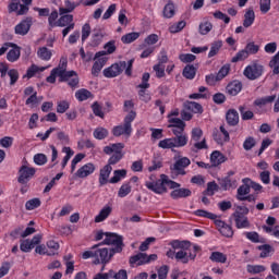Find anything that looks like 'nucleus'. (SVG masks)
I'll use <instances>...</instances> for the list:
<instances>
[{
	"label": "nucleus",
	"mask_w": 279,
	"mask_h": 279,
	"mask_svg": "<svg viewBox=\"0 0 279 279\" xmlns=\"http://www.w3.org/2000/svg\"><path fill=\"white\" fill-rule=\"evenodd\" d=\"M32 28V17H27L15 26V34L25 36Z\"/></svg>",
	"instance_id": "obj_21"
},
{
	"label": "nucleus",
	"mask_w": 279,
	"mask_h": 279,
	"mask_svg": "<svg viewBox=\"0 0 279 279\" xmlns=\"http://www.w3.org/2000/svg\"><path fill=\"white\" fill-rule=\"evenodd\" d=\"M244 236L252 243H263V240H260V235L256 231H246L244 232Z\"/></svg>",
	"instance_id": "obj_51"
},
{
	"label": "nucleus",
	"mask_w": 279,
	"mask_h": 279,
	"mask_svg": "<svg viewBox=\"0 0 279 279\" xmlns=\"http://www.w3.org/2000/svg\"><path fill=\"white\" fill-rule=\"evenodd\" d=\"M243 184L239 186L236 193V199L241 202V197H246L245 195H250V178H245L242 180Z\"/></svg>",
	"instance_id": "obj_24"
},
{
	"label": "nucleus",
	"mask_w": 279,
	"mask_h": 279,
	"mask_svg": "<svg viewBox=\"0 0 279 279\" xmlns=\"http://www.w3.org/2000/svg\"><path fill=\"white\" fill-rule=\"evenodd\" d=\"M230 74V64H225L220 68V70L218 71L217 75H218V78L220 80H223L226 77H228V75Z\"/></svg>",
	"instance_id": "obj_64"
},
{
	"label": "nucleus",
	"mask_w": 279,
	"mask_h": 279,
	"mask_svg": "<svg viewBox=\"0 0 279 279\" xmlns=\"http://www.w3.org/2000/svg\"><path fill=\"white\" fill-rule=\"evenodd\" d=\"M34 175H36V168L23 165L19 169L17 182L19 184H27Z\"/></svg>",
	"instance_id": "obj_12"
},
{
	"label": "nucleus",
	"mask_w": 279,
	"mask_h": 279,
	"mask_svg": "<svg viewBox=\"0 0 279 279\" xmlns=\"http://www.w3.org/2000/svg\"><path fill=\"white\" fill-rule=\"evenodd\" d=\"M247 215H250V208L246 206H238L235 208L232 217L235 221V228H238V230L250 229L251 223Z\"/></svg>",
	"instance_id": "obj_7"
},
{
	"label": "nucleus",
	"mask_w": 279,
	"mask_h": 279,
	"mask_svg": "<svg viewBox=\"0 0 279 279\" xmlns=\"http://www.w3.org/2000/svg\"><path fill=\"white\" fill-rule=\"evenodd\" d=\"M47 71V66H38L36 64H32L27 71L26 74L23 75V78L27 77V80H32V77L36 76V73H43Z\"/></svg>",
	"instance_id": "obj_28"
},
{
	"label": "nucleus",
	"mask_w": 279,
	"mask_h": 279,
	"mask_svg": "<svg viewBox=\"0 0 279 279\" xmlns=\"http://www.w3.org/2000/svg\"><path fill=\"white\" fill-rule=\"evenodd\" d=\"M221 47H223V41L218 40L211 44L210 50L208 52V58H215L217 53L221 50Z\"/></svg>",
	"instance_id": "obj_45"
},
{
	"label": "nucleus",
	"mask_w": 279,
	"mask_h": 279,
	"mask_svg": "<svg viewBox=\"0 0 279 279\" xmlns=\"http://www.w3.org/2000/svg\"><path fill=\"white\" fill-rule=\"evenodd\" d=\"M171 247H173L174 251L178 250L175 253V260H180L183 265H186L189 260H195V258H197V251L199 250V246L194 245V251L191 252V242L179 240L172 241Z\"/></svg>",
	"instance_id": "obj_2"
},
{
	"label": "nucleus",
	"mask_w": 279,
	"mask_h": 279,
	"mask_svg": "<svg viewBox=\"0 0 279 279\" xmlns=\"http://www.w3.org/2000/svg\"><path fill=\"white\" fill-rule=\"evenodd\" d=\"M92 110L95 117H99V119H104L106 117V113H104V107H101L97 101L92 105Z\"/></svg>",
	"instance_id": "obj_53"
},
{
	"label": "nucleus",
	"mask_w": 279,
	"mask_h": 279,
	"mask_svg": "<svg viewBox=\"0 0 279 279\" xmlns=\"http://www.w3.org/2000/svg\"><path fill=\"white\" fill-rule=\"evenodd\" d=\"M196 58L197 57L195 54H193V53H181L179 56V60L181 62H183L184 64H189L191 62H195Z\"/></svg>",
	"instance_id": "obj_61"
},
{
	"label": "nucleus",
	"mask_w": 279,
	"mask_h": 279,
	"mask_svg": "<svg viewBox=\"0 0 279 279\" xmlns=\"http://www.w3.org/2000/svg\"><path fill=\"white\" fill-rule=\"evenodd\" d=\"M228 160V157H226L221 151L214 150L210 154V162L211 167H219V165H223Z\"/></svg>",
	"instance_id": "obj_23"
},
{
	"label": "nucleus",
	"mask_w": 279,
	"mask_h": 279,
	"mask_svg": "<svg viewBox=\"0 0 279 279\" xmlns=\"http://www.w3.org/2000/svg\"><path fill=\"white\" fill-rule=\"evenodd\" d=\"M182 75L185 80H195V75H197V68L193 64H187L184 66Z\"/></svg>",
	"instance_id": "obj_33"
},
{
	"label": "nucleus",
	"mask_w": 279,
	"mask_h": 279,
	"mask_svg": "<svg viewBox=\"0 0 279 279\" xmlns=\"http://www.w3.org/2000/svg\"><path fill=\"white\" fill-rule=\"evenodd\" d=\"M95 169H96L95 163L93 162L85 163L75 172V177L84 180V178H88V175H93L95 173Z\"/></svg>",
	"instance_id": "obj_17"
},
{
	"label": "nucleus",
	"mask_w": 279,
	"mask_h": 279,
	"mask_svg": "<svg viewBox=\"0 0 279 279\" xmlns=\"http://www.w3.org/2000/svg\"><path fill=\"white\" fill-rule=\"evenodd\" d=\"M255 19L256 14L254 13V9L248 8L244 14L243 27H252V25H254Z\"/></svg>",
	"instance_id": "obj_29"
},
{
	"label": "nucleus",
	"mask_w": 279,
	"mask_h": 279,
	"mask_svg": "<svg viewBox=\"0 0 279 279\" xmlns=\"http://www.w3.org/2000/svg\"><path fill=\"white\" fill-rule=\"evenodd\" d=\"M93 136L97 141H104L105 138H108V131L106 128L102 126L96 128L94 130Z\"/></svg>",
	"instance_id": "obj_42"
},
{
	"label": "nucleus",
	"mask_w": 279,
	"mask_h": 279,
	"mask_svg": "<svg viewBox=\"0 0 279 279\" xmlns=\"http://www.w3.org/2000/svg\"><path fill=\"white\" fill-rule=\"evenodd\" d=\"M134 65V59L129 60L128 62L125 61H120L117 63L111 64L109 68L105 69L102 71V74L108 77H119L124 71L125 75L128 77L132 76V66Z\"/></svg>",
	"instance_id": "obj_3"
},
{
	"label": "nucleus",
	"mask_w": 279,
	"mask_h": 279,
	"mask_svg": "<svg viewBox=\"0 0 279 279\" xmlns=\"http://www.w3.org/2000/svg\"><path fill=\"white\" fill-rule=\"evenodd\" d=\"M158 43V36H148L144 39V43L140 45V49H144L141 53V58H149L151 52L156 49V47L150 45H156Z\"/></svg>",
	"instance_id": "obj_13"
},
{
	"label": "nucleus",
	"mask_w": 279,
	"mask_h": 279,
	"mask_svg": "<svg viewBox=\"0 0 279 279\" xmlns=\"http://www.w3.org/2000/svg\"><path fill=\"white\" fill-rule=\"evenodd\" d=\"M101 243L93 245L88 251L83 252V260H88L93 258L94 265H108L114 256V252L108 247H101Z\"/></svg>",
	"instance_id": "obj_1"
},
{
	"label": "nucleus",
	"mask_w": 279,
	"mask_h": 279,
	"mask_svg": "<svg viewBox=\"0 0 279 279\" xmlns=\"http://www.w3.org/2000/svg\"><path fill=\"white\" fill-rule=\"evenodd\" d=\"M264 73L265 65L260 64L258 60L251 62L248 65L245 66L243 71L244 77H246V80H251V82H254V80H259V77H263Z\"/></svg>",
	"instance_id": "obj_8"
},
{
	"label": "nucleus",
	"mask_w": 279,
	"mask_h": 279,
	"mask_svg": "<svg viewBox=\"0 0 279 279\" xmlns=\"http://www.w3.org/2000/svg\"><path fill=\"white\" fill-rule=\"evenodd\" d=\"M75 97L77 101H86L87 99H93V93L86 88H81L75 92Z\"/></svg>",
	"instance_id": "obj_37"
},
{
	"label": "nucleus",
	"mask_w": 279,
	"mask_h": 279,
	"mask_svg": "<svg viewBox=\"0 0 279 279\" xmlns=\"http://www.w3.org/2000/svg\"><path fill=\"white\" fill-rule=\"evenodd\" d=\"M68 64V59L62 57L60 59L59 65L53 68L50 72V75L46 77V82L48 84H56V77H61V81H65L68 77H71V75H75V71H66Z\"/></svg>",
	"instance_id": "obj_5"
},
{
	"label": "nucleus",
	"mask_w": 279,
	"mask_h": 279,
	"mask_svg": "<svg viewBox=\"0 0 279 279\" xmlns=\"http://www.w3.org/2000/svg\"><path fill=\"white\" fill-rule=\"evenodd\" d=\"M136 119V111L131 110L129 113L124 117L123 124L113 126L111 134L116 136V138H119V136H126V138H130L132 136V122Z\"/></svg>",
	"instance_id": "obj_4"
},
{
	"label": "nucleus",
	"mask_w": 279,
	"mask_h": 279,
	"mask_svg": "<svg viewBox=\"0 0 279 279\" xmlns=\"http://www.w3.org/2000/svg\"><path fill=\"white\" fill-rule=\"evenodd\" d=\"M123 149H125V144L123 143L109 144L104 147V154L107 156H111V154L123 155Z\"/></svg>",
	"instance_id": "obj_19"
},
{
	"label": "nucleus",
	"mask_w": 279,
	"mask_h": 279,
	"mask_svg": "<svg viewBox=\"0 0 279 279\" xmlns=\"http://www.w3.org/2000/svg\"><path fill=\"white\" fill-rule=\"evenodd\" d=\"M158 147L159 149H171V151H173V149H175V140H173V137L160 140Z\"/></svg>",
	"instance_id": "obj_34"
},
{
	"label": "nucleus",
	"mask_w": 279,
	"mask_h": 279,
	"mask_svg": "<svg viewBox=\"0 0 279 279\" xmlns=\"http://www.w3.org/2000/svg\"><path fill=\"white\" fill-rule=\"evenodd\" d=\"M226 121L231 128L239 125V111L235 109H229L226 113Z\"/></svg>",
	"instance_id": "obj_25"
},
{
	"label": "nucleus",
	"mask_w": 279,
	"mask_h": 279,
	"mask_svg": "<svg viewBox=\"0 0 279 279\" xmlns=\"http://www.w3.org/2000/svg\"><path fill=\"white\" fill-rule=\"evenodd\" d=\"M219 191V184L217 182L211 181L207 183V189L203 192V195H208V197H213L215 193Z\"/></svg>",
	"instance_id": "obj_40"
},
{
	"label": "nucleus",
	"mask_w": 279,
	"mask_h": 279,
	"mask_svg": "<svg viewBox=\"0 0 279 279\" xmlns=\"http://www.w3.org/2000/svg\"><path fill=\"white\" fill-rule=\"evenodd\" d=\"M124 178H128V170L121 169V170H114L113 177L109 180L110 184H118V182H121L124 180Z\"/></svg>",
	"instance_id": "obj_31"
},
{
	"label": "nucleus",
	"mask_w": 279,
	"mask_h": 279,
	"mask_svg": "<svg viewBox=\"0 0 279 279\" xmlns=\"http://www.w3.org/2000/svg\"><path fill=\"white\" fill-rule=\"evenodd\" d=\"M257 250H259L260 252L259 258H269V256H271L274 252H276L274 246L269 244L259 245L257 246Z\"/></svg>",
	"instance_id": "obj_32"
},
{
	"label": "nucleus",
	"mask_w": 279,
	"mask_h": 279,
	"mask_svg": "<svg viewBox=\"0 0 279 279\" xmlns=\"http://www.w3.org/2000/svg\"><path fill=\"white\" fill-rule=\"evenodd\" d=\"M41 204L40 198H32L25 203V208L26 210H36V208H40Z\"/></svg>",
	"instance_id": "obj_48"
},
{
	"label": "nucleus",
	"mask_w": 279,
	"mask_h": 279,
	"mask_svg": "<svg viewBox=\"0 0 279 279\" xmlns=\"http://www.w3.org/2000/svg\"><path fill=\"white\" fill-rule=\"evenodd\" d=\"M110 173H112V166L110 165H106L102 169H100L99 179H98L99 186H106V184L110 182L109 180Z\"/></svg>",
	"instance_id": "obj_20"
},
{
	"label": "nucleus",
	"mask_w": 279,
	"mask_h": 279,
	"mask_svg": "<svg viewBox=\"0 0 279 279\" xmlns=\"http://www.w3.org/2000/svg\"><path fill=\"white\" fill-rule=\"evenodd\" d=\"M8 75L10 77V86H14V84H16V82H19V70L16 69H11L8 71Z\"/></svg>",
	"instance_id": "obj_62"
},
{
	"label": "nucleus",
	"mask_w": 279,
	"mask_h": 279,
	"mask_svg": "<svg viewBox=\"0 0 279 279\" xmlns=\"http://www.w3.org/2000/svg\"><path fill=\"white\" fill-rule=\"evenodd\" d=\"M274 101H276V95L265 96V97L255 99L254 106H257V108H263V106H267V104H274Z\"/></svg>",
	"instance_id": "obj_36"
},
{
	"label": "nucleus",
	"mask_w": 279,
	"mask_h": 279,
	"mask_svg": "<svg viewBox=\"0 0 279 279\" xmlns=\"http://www.w3.org/2000/svg\"><path fill=\"white\" fill-rule=\"evenodd\" d=\"M193 215H195V217H203L204 219H211V220L217 219V215L206 209H197L193 213Z\"/></svg>",
	"instance_id": "obj_44"
},
{
	"label": "nucleus",
	"mask_w": 279,
	"mask_h": 279,
	"mask_svg": "<svg viewBox=\"0 0 279 279\" xmlns=\"http://www.w3.org/2000/svg\"><path fill=\"white\" fill-rule=\"evenodd\" d=\"M112 215V207L109 205H106L99 214L95 217L94 221L95 223H101L102 221H106L108 217Z\"/></svg>",
	"instance_id": "obj_26"
},
{
	"label": "nucleus",
	"mask_w": 279,
	"mask_h": 279,
	"mask_svg": "<svg viewBox=\"0 0 279 279\" xmlns=\"http://www.w3.org/2000/svg\"><path fill=\"white\" fill-rule=\"evenodd\" d=\"M191 195H193V192L186 187H179L170 193L172 199H184L191 197Z\"/></svg>",
	"instance_id": "obj_22"
},
{
	"label": "nucleus",
	"mask_w": 279,
	"mask_h": 279,
	"mask_svg": "<svg viewBox=\"0 0 279 279\" xmlns=\"http://www.w3.org/2000/svg\"><path fill=\"white\" fill-rule=\"evenodd\" d=\"M191 166V159L187 157H182L179 160H177L173 165V169H186V167Z\"/></svg>",
	"instance_id": "obj_50"
},
{
	"label": "nucleus",
	"mask_w": 279,
	"mask_h": 279,
	"mask_svg": "<svg viewBox=\"0 0 279 279\" xmlns=\"http://www.w3.org/2000/svg\"><path fill=\"white\" fill-rule=\"evenodd\" d=\"M48 253L47 256H56L58 254V251L60 250V244L56 240H49L47 242Z\"/></svg>",
	"instance_id": "obj_41"
},
{
	"label": "nucleus",
	"mask_w": 279,
	"mask_h": 279,
	"mask_svg": "<svg viewBox=\"0 0 279 279\" xmlns=\"http://www.w3.org/2000/svg\"><path fill=\"white\" fill-rule=\"evenodd\" d=\"M165 180H167V174H161L160 179H158L157 181H147L145 183V186L146 189H148V191H153V193H156V195H162V193H167V182H165Z\"/></svg>",
	"instance_id": "obj_11"
},
{
	"label": "nucleus",
	"mask_w": 279,
	"mask_h": 279,
	"mask_svg": "<svg viewBox=\"0 0 279 279\" xmlns=\"http://www.w3.org/2000/svg\"><path fill=\"white\" fill-rule=\"evenodd\" d=\"M168 128H186V123L180 118H170L168 119Z\"/></svg>",
	"instance_id": "obj_55"
},
{
	"label": "nucleus",
	"mask_w": 279,
	"mask_h": 279,
	"mask_svg": "<svg viewBox=\"0 0 279 279\" xmlns=\"http://www.w3.org/2000/svg\"><path fill=\"white\" fill-rule=\"evenodd\" d=\"M246 271L248 274H253V275L263 274V271H265V266H263V265H247L246 266Z\"/></svg>",
	"instance_id": "obj_58"
},
{
	"label": "nucleus",
	"mask_w": 279,
	"mask_h": 279,
	"mask_svg": "<svg viewBox=\"0 0 279 279\" xmlns=\"http://www.w3.org/2000/svg\"><path fill=\"white\" fill-rule=\"evenodd\" d=\"M254 147H256V138H254L253 136L246 137L243 142V149L245 151H250L254 149Z\"/></svg>",
	"instance_id": "obj_52"
},
{
	"label": "nucleus",
	"mask_w": 279,
	"mask_h": 279,
	"mask_svg": "<svg viewBox=\"0 0 279 279\" xmlns=\"http://www.w3.org/2000/svg\"><path fill=\"white\" fill-rule=\"evenodd\" d=\"M64 5L65 7L59 8V14L61 16H62V14H71V12H73V10H75V8H77V5H80V4H75V2H73L71 0H65Z\"/></svg>",
	"instance_id": "obj_35"
},
{
	"label": "nucleus",
	"mask_w": 279,
	"mask_h": 279,
	"mask_svg": "<svg viewBox=\"0 0 279 279\" xmlns=\"http://www.w3.org/2000/svg\"><path fill=\"white\" fill-rule=\"evenodd\" d=\"M154 260H158V255L146 253H137L132 255L129 259L130 267H141L143 265H149V263H154Z\"/></svg>",
	"instance_id": "obj_10"
},
{
	"label": "nucleus",
	"mask_w": 279,
	"mask_h": 279,
	"mask_svg": "<svg viewBox=\"0 0 279 279\" xmlns=\"http://www.w3.org/2000/svg\"><path fill=\"white\" fill-rule=\"evenodd\" d=\"M19 58H21V49H19V47L12 48L7 53V60L9 62H16Z\"/></svg>",
	"instance_id": "obj_43"
},
{
	"label": "nucleus",
	"mask_w": 279,
	"mask_h": 279,
	"mask_svg": "<svg viewBox=\"0 0 279 279\" xmlns=\"http://www.w3.org/2000/svg\"><path fill=\"white\" fill-rule=\"evenodd\" d=\"M250 58L248 52L245 49L240 50L232 59L231 62H243V60H247Z\"/></svg>",
	"instance_id": "obj_60"
},
{
	"label": "nucleus",
	"mask_w": 279,
	"mask_h": 279,
	"mask_svg": "<svg viewBox=\"0 0 279 279\" xmlns=\"http://www.w3.org/2000/svg\"><path fill=\"white\" fill-rule=\"evenodd\" d=\"M213 31V23L208 21H204L203 23L199 24V34L202 36H206V34L210 33Z\"/></svg>",
	"instance_id": "obj_56"
},
{
	"label": "nucleus",
	"mask_w": 279,
	"mask_h": 279,
	"mask_svg": "<svg viewBox=\"0 0 279 279\" xmlns=\"http://www.w3.org/2000/svg\"><path fill=\"white\" fill-rule=\"evenodd\" d=\"M35 165H37L38 167H43L45 165H47V155L43 154V153H38L36 155H34L33 158Z\"/></svg>",
	"instance_id": "obj_54"
},
{
	"label": "nucleus",
	"mask_w": 279,
	"mask_h": 279,
	"mask_svg": "<svg viewBox=\"0 0 279 279\" xmlns=\"http://www.w3.org/2000/svg\"><path fill=\"white\" fill-rule=\"evenodd\" d=\"M69 108H71V104H69L66 100H60L57 102V112L59 114H64Z\"/></svg>",
	"instance_id": "obj_57"
},
{
	"label": "nucleus",
	"mask_w": 279,
	"mask_h": 279,
	"mask_svg": "<svg viewBox=\"0 0 279 279\" xmlns=\"http://www.w3.org/2000/svg\"><path fill=\"white\" fill-rule=\"evenodd\" d=\"M241 90H243V83L239 80L231 81L226 87V93L230 95V97H236Z\"/></svg>",
	"instance_id": "obj_18"
},
{
	"label": "nucleus",
	"mask_w": 279,
	"mask_h": 279,
	"mask_svg": "<svg viewBox=\"0 0 279 279\" xmlns=\"http://www.w3.org/2000/svg\"><path fill=\"white\" fill-rule=\"evenodd\" d=\"M37 56L40 58V60L48 62V60H51L52 53L51 50H48L47 47H41L38 49Z\"/></svg>",
	"instance_id": "obj_49"
},
{
	"label": "nucleus",
	"mask_w": 279,
	"mask_h": 279,
	"mask_svg": "<svg viewBox=\"0 0 279 279\" xmlns=\"http://www.w3.org/2000/svg\"><path fill=\"white\" fill-rule=\"evenodd\" d=\"M174 141V147H186L189 145V135L183 133L182 135H178L177 137H172Z\"/></svg>",
	"instance_id": "obj_39"
},
{
	"label": "nucleus",
	"mask_w": 279,
	"mask_h": 279,
	"mask_svg": "<svg viewBox=\"0 0 279 279\" xmlns=\"http://www.w3.org/2000/svg\"><path fill=\"white\" fill-rule=\"evenodd\" d=\"M54 25H57V27H65V28L62 31L63 36H68V35H69V32H70L71 29H74V28H75V23H73V15H71V14L62 15V16L56 22Z\"/></svg>",
	"instance_id": "obj_14"
},
{
	"label": "nucleus",
	"mask_w": 279,
	"mask_h": 279,
	"mask_svg": "<svg viewBox=\"0 0 279 279\" xmlns=\"http://www.w3.org/2000/svg\"><path fill=\"white\" fill-rule=\"evenodd\" d=\"M187 110H191L195 114H202V112H204V108L195 101H191L187 104Z\"/></svg>",
	"instance_id": "obj_59"
},
{
	"label": "nucleus",
	"mask_w": 279,
	"mask_h": 279,
	"mask_svg": "<svg viewBox=\"0 0 279 279\" xmlns=\"http://www.w3.org/2000/svg\"><path fill=\"white\" fill-rule=\"evenodd\" d=\"M59 82H66L68 86H70L72 90H75V88H80V76L75 71H74V74H72L71 76H68L65 81H62V77H59Z\"/></svg>",
	"instance_id": "obj_27"
},
{
	"label": "nucleus",
	"mask_w": 279,
	"mask_h": 279,
	"mask_svg": "<svg viewBox=\"0 0 279 279\" xmlns=\"http://www.w3.org/2000/svg\"><path fill=\"white\" fill-rule=\"evenodd\" d=\"M163 16L165 19H173V16H175V4L173 1H168V3L165 5Z\"/></svg>",
	"instance_id": "obj_38"
},
{
	"label": "nucleus",
	"mask_w": 279,
	"mask_h": 279,
	"mask_svg": "<svg viewBox=\"0 0 279 279\" xmlns=\"http://www.w3.org/2000/svg\"><path fill=\"white\" fill-rule=\"evenodd\" d=\"M202 136H204V131H202V129H192L189 147L193 154H198L202 149H208V143L206 142V138L202 140Z\"/></svg>",
	"instance_id": "obj_6"
},
{
	"label": "nucleus",
	"mask_w": 279,
	"mask_h": 279,
	"mask_svg": "<svg viewBox=\"0 0 279 279\" xmlns=\"http://www.w3.org/2000/svg\"><path fill=\"white\" fill-rule=\"evenodd\" d=\"M130 193H132V185L130 183H123L118 191V197H128Z\"/></svg>",
	"instance_id": "obj_46"
},
{
	"label": "nucleus",
	"mask_w": 279,
	"mask_h": 279,
	"mask_svg": "<svg viewBox=\"0 0 279 279\" xmlns=\"http://www.w3.org/2000/svg\"><path fill=\"white\" fill-rule=\"evenodd\" d=\"M219 232L220 234H222V236H226L227 239H231V236H234V230H232V227L228 223L225 225Z\"/></svg>",
	"instance_id": "obj_63"
},
{
	"label": "nucleus",
	"mask_w": 279,
	"mask_h": 279,
	"mask_svg": "<svg viewBox=\"0 0 279 279\" xmlns=\"http://www.w3.org/2000/svg\"><path fill=\"white\" fill-rule=\"evenodd\" d=\"M209 260H211V263H220L221 265H223L228 263V255L219 251H215L211 252V254L209 255Z\"/></svg>",
	"instance_id": "obj_30"
},
{
	"label": "nucleus",
	"mask_w": 279,
	"mask_h": 279,
	"mask_svg": "<svg viewBox=\"0 0 279 279\" xmlns=\"http://www.w3.org/2000/svg\"><path fill=\"white\" fill-rule=\"evenodd\" d=\"M269 66L272 69L274 75H279V51L270 60Z\"/></svg>",
	"instance_id": "obj_47"
},
{
	"label": "nucleus",
	"mask_w": 279,
	"mask_h": 279,
	"mask_svg": "<svg viewBox=\"0 0 279 279\" xmlns=\"http://www.w3.org/2000/svg\"><path fill=\"white\" fill-rule=\"evenodd\" d=\"M218 184L221 191H234V189L239 186V182L236 181V179L230 177L218 179Z\"/></svg>",
	"instance_id": "obj_16"
},
{
	"label": "nucleus",
	"mask_w": 279,
	"mask_h": 279,
	"mask_svg": "<svg viewBox=\"0 0 279 279\" xmlns=\"http://www.w3.org/2000/svg\"><path fill=\"white\" fill-rule=\"evenodd\" d=\"M105 56H106L105 52H97L95 54V62L92 68V75H94V77L99 76V73H101V69L106 66V63L108 62V58H106Z\"/></svg>",
	"instance_id": "obj_15"
},
{
	"label": "nucleus",
	"mask_w": 279,
	"mask_h": 279,
	"mask_svg": "<svg viewBox=\"0 0 279 279\" xmlns=\"http://www.w3.org/2000/svg\"><path fill=\"white\" fill-rule=\"evenodd\" d=\"M102 245H113V247L109 250L114 254H121V252H123V247H125V244L123 243V235L110 232H106Z\"/></svg>",
	"instance_id": "obj_9"
}]
</instances>
